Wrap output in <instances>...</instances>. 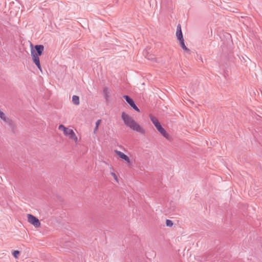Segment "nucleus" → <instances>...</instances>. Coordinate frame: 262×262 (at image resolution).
I'll use <instances>...</instances> for the list:
<instances>
[{"mask_svg": "<svg viewBox=\"0 0 262 262\" xmlns=\"http://www.w3.org/2000/svg\"><path fill=\"white\" fill-rule=\"evenodd\" d=\"M121 119L127 127L141 134H145V129L128 114L125 112H122L121 114Z\"/></svg>", "mask_w": 262, "mask_h": 262, "instance_id": "nucleus-1", "label": "nucleus"}, {"mask_svg": "<svg viewBox=\"0 0 262 262\" xmlns=\"http://www.w3.org/2000/svg\"><path fill=\"white\" fill-rule=\"evenodd\" d=\"M44 47L42 45H36L34 48L31 50V55L32 60L38 69L41 71V68L39 61V56L42 54Z\"/></svg>", "mask_w": 262, "mask_h": 262, "instance_id": "nucleus-2", "label": "nucleus"}, {"mask_svg": "<svg viewBox=\"0 0 262 262\" xmlns=\"http://www.w3.org/2000/svg\"><path fill=\"white\" fill-rule=\"evenodd\" d=\"M150 119L152 123L155 126L157 129L161 134V135H162L166 139L170 140L171 139L170 136L166 131V130L162 126L158 119L156 117L151 115L150 116Z\"/></svg>", "mask_w": 262, "mask_h": 262, "instance_id": "nucleus-3", "label": "nucleus"}, {"mask_svg": "<svg viewBox=\"0 0 262 262\" xmlns=\"http://www.w3.org/2000/svg\"><path fill=\"white\" fill-rule=\"evenodd\" d=\"M58 129L63 132L65 136L74 141L75 143L78 142V137L72 129L67 127L62 124L59 125Z\"/></svg>", "mask_w": 262, "mask_h": 262, "instance_id": "nucleus-4", "label": "nucleus"}, {"mask_svg": "<svg viewBox=\"0 0 262 262\" xmlns=\"http://www.w3.org/2000/svg\"><path fill=\"white\" fill-rule=\"evenodd\" d=\"M114 152L118 158L123 160L127 165L130 166L132 165V160L127 155L118 150H115Z\"/></svg>", "mask_w": 262, "mask_h": 262, "instance_id": "nucleus-5", "label": "nucleus"}, {"mask_svg": "<svg viewBox=\"0 0 262 262\" xmlns=\"http://www.w3.org/2000/svg\"><path fill=\"white\" fill-rule=\"evenodd\" d=\"M27 221L35 228H38L41 226V223L39 220L35 216L31 214H27Z\"/></svg>", "mask_w": 262, "mask_h": 262, "instance_id": "nucleus-6", "label": "nucleus"}, {"mask_svg": "<svg viewBox=\"0 0 262 262\" xmlns=\"http://www.w3.org/2000/svg\"><path fill=\"white\" fill-rule=\"evenodd\" d=\"M123 98L125 99L127 102L130 105V106L134 109L136 111L138 112H140V110L138 107L136 105L134 100L129 97L127 95L123 96Z\"/></svg>", "mask_w": 262, "mask_h": 262, "instance_id": "nucleus-7", "label": "nucleus"}, {"mask_svg": "<svg viewBox=\"0 0 262 262\" xmlns=\"http://www.w3.org/2000/svg\"><path fill=\"white\" fill-rule=\"evenodd\" d=\"M176 36L178 39L180 41L184 39L181 30V27L180 25L177 26Z\"/></svg>", "mask_w": 262, "mask_h": 262, "instance_id": "nucleus-8", "label": "nucleus"}, {"mask_svg": "<svg viewBox=\"0 0 262 262\" xmlns=\"http://www.w3.org/2000/svg\"><path fill=\"white\" fill-rule=\"evenodd\" d=\"M103 94L106 100H108L110 97V90L108 88H105L103 89Z\"/></svg>", "mask_w": 262, "mask_h": 262, "instance_id": "nucleus-9", "label": "nucleus"}, {"mask_svg": "<svg viewBox=\"0 0 262 262\" xmlns=\"http://www.w3.org/2000/svg\"><path fill=\"white\" fill-rule=\"evenodd\" d=\"M0 118L5 122H9V119L7 117L5 114L0 110Z\"/></svg>", "mask_w": 262, "mask_h": 262, "instance_id": "nucleus-10", "label": "nucleus"}, {"mask_svg": "<svg viewBox=\"0 0 262 262\" xmlns=\"http://www.w3.org/2000/svg\"><path fill=\"white\" fill-rule=\"evenodd\" d=\"M180 46L182 47V48L187 53H189L190 50L189 49H188L186 46L185 45L184 43V40H182L180 41Z\"/></svg>", "mask_w": 262, "mask_h": 262, "instance_id": "nucleus-11", "label": "nucleus"}, {"mask_svg": "<svg viewBox=\"0 0 262 262\" xmlns=\"http://www.w3.org/2000/svg\"><path fill=\"white\" fill-rule=\"evenodd\" d=\"M72 102L73 103L76 105H78L80 103V101H79V98L78 96H76V95H74L72 97Z\"/></svg>", "mask_w": 262, "mask_h": 262, "instance_id": "nucleus-12", "label": "nucleus"}, {"mask_svg": "<svg viewBox=\"0 0 262 262\" xmlns=\"http://www.w3.org/2000/svg\"><path fill=\"white\" fill-rule=\"evenodd\" d=\"M101 119H99L96 122V126L94 129V134H96L97 131H98V127H99V126L100 125V124H101Z\"/></svg>", "mask_w": 262, "mask_h": 262, "instance_id": "nucleus-13", "label": "nucleus"}, {"mask_svg": "<svg viewBox=\"0 0 262 262\" xmlns=\"http://www.w3.org/2000/svg\"><path fill=\"white\" fill-rule=\"evenodd\" d=\"M20 254V252L18 250H14L12 252L13 256L16 258H18V256Z\"/></svg>", "mask_w": 262, "mask_h": 262, "instance_id": "nucleus-14", "label": "nucleus"}, {"mask_svg": "<svg viewBox=\"0 0 262 262\" xmlns=\"http://www.w3.org/2000/svg\"><path fill=\"white\" fill-rule=\"evenodd\" d=\"M111 174L113 176V177L114 178L115 181L116 182L118 183L119 180H118V177L116 175V174L115 173H114V172H111Z\"/></svg>", "mask_w": 262, "mask_h": 262, "instance_id": "nucleus-15", "label": "nucleus"}, {"mask_svg": "<svg viewBox=\"0 0 262 262\" xmlns=\"http://www.w3.org/2000/svg\"><path fill=\"white\" fill-rule=\"evenodd\" d=\"M166 225L168 227H171L173 225V223L171 220H167L166 221Z\"/></svg>", "mask_w": 262, "mask_h": 262, "instance_id": "nucleus-16", "label": "nucleus"}]
</instances>
